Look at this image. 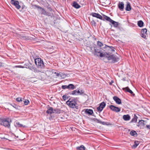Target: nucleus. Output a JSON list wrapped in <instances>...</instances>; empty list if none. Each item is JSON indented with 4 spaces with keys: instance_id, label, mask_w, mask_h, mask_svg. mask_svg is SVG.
I'll return each instance as SVG.
<instances>
[{
    "instance_id": "a211bd4d",
    "label": "nucleus",
    "mask_w": 150,
    "mask_h": 150,
    "mask_svg": "<svg viewBox=\"0 0 150 150\" xmlns=\"http://www.w3.org/2000/svg\"><path fill=\"white\" fill-rule=\"evenodd\" d=\"M85 112L86 113L91 115L93 113V111L91 109H86L85 110Z\"/></svg>"
},
{
    "instance_id": "f03ea898",
    "label": "nucleus",
    "mask_w": 150,
    "mask_h": 150,
    "mask_svg": "<svg viewBox=\"0 0 150 150\" xmlns=\"http://www.w3.org/2000/svg\"><path fill=\"white\" fill-rule=\"evenodd\" d=\"M94 52H92V53L95 56L102 57H105V53L101 52V50L98 49L97 47L94 48Z\"/></svg>"
},
{
    "instance_id": "c9c22d12",
    "label": "nucleus",
    "mask_w": 150,
    "mask_h": 150,
    "mask_svg": "<svg viewBox=\"0 0 150 150\" xmlns=\"http://www.w3.org/2000/svg\"><path fill=\"white\" fill-rule=\"evenodd\" d=\"M72 94L73 95H77V91L74 90L73 91Z\"/></svg>"
},
{
    "instance_id": "dca6fc26",
    "label": "nucleus",
    "mask_w": 150,
    "mask_h": 150,
    "mask_svg": "<svg viewBox=\"0 0 150 150\" xmlns=\"http://www.w3.org/2000/svg\"><path fill=\"white\" fill-rule=\"evenodd\" d=\"M122 89L123 91H125V92H128L131 94H132L133 93V92L128 87H127L125 88H122Z\"/></svg>"
},
{
    "instance_id": "5701e85b",
    "label": "nucleus",
    "mask_w": 150,
    "mask_h": 150,
    "mask_svg": "<svg viewBox=\"0 0 150 150\" xmlns=\"http://www.w3.org/2000/svg\"><path fill=\"white\" fill-rule=\"evenodd\" d=\"M15 125L17 127H24L25 126H23V125L20 124V123L18 122H16L15 123Z\"/></svg>"
},
{
    "instance_id": "6e6552de",
    "label": "nucleus",
    "mask_w": 150,
    "mask_h": 150,
    "mask_svg": "<svg viewBox=\"0 0 150 150\" xmlns=\"http://www.w3.org/2000/svg\"><path fill=\"white\" fill-rule=\"evenodd\" d=\"M106 105V104L104 102H102L100 104L99 107L97 108V109L98 111H101L104 108Z\"/></svg>"
},
{
    "instance_id": "0eeeda50",
    "label": "nucleus",
    "mask_w": 150,
    "mask_h": 150,
    "mask_svg": "<svg viewBox=\"0 0 150 150\" xmlns=\"http://www.w3.org/2000/svg\"><path fill=\"white\" fill-rule=\"evenodd\" d=\"M11 4L15 6L18 9H19L21 7V6L19 5V2L17 1L11 0Z\"/></svg>"
},
{
    "instance_id": "e433bc0d",
    "label": "nucleus",
    "mask_w": 150,
    "mask_h": 150,
    "mask_svg": "<svg viewBox=\"0 0 150 150\" xmlns=\"http://www.w3.org/2000/svg\"><path fill=\"white\" fill-rule=\"evenodd\" d=\"M62 87L63 89L68 88V86L66 85L62 86Z\"/></svg>"
},
{
    "instance_id": "f704fd0d",
    "label": "nucleus",
    "mask_w": 150,
    "mask_h": 150,
    "mask_svg": "<svg viewBox=\"0 0 150 150\" xmlns=\"http://www.w3.org/2000/svg\"><path fill=\"white\" fill-rule=\"evenodd\" d=\"M107 47H110L111 48V49L112 50V51H114V50H113L112 49V47H110L109 46H108L106 45H105V47H103V48H107Z\"/></svg>"
},
{
    "instance_id": "72a5a7b5",
    "label": "nucleus",
    "mask_w": 150,
    "mask_h": 150,
    "mask_svg": "<svg viewBox=\"0 0 150 150\" xmlns=\"http://www.w3.org/2000/svg\"><path fill=\"white\" fill-rule=\"evenodd\" d=\"M24 102L25 105H28V104L29 103V101L28 100H25V101H24Z\"/></svg>"
},
{
    "instance_id": "f3484780",
    "label": "nucleus",
    "mask_w": 150,
    "mask_h": 150,
    "mask_svg": "<svg viewBox=\"0 0 150 150\" xmlns=\"http://www.w3.org/2000/svg\"><path fill=\"white\" fill-rule=\"evenodd\" d=\"M123 119L125 121H128L130 119V117L129 115H124L123 116Z\"/></svg>"
},
{
    "instance_id": "1a4fd4ad",
    "label": "nucleus",
    "mask_w": 150,
    "mask_h": 150,
    "mask_svg": "<svg viewBox=\"0 0 150 150\" xmlns=\"http://www.w3.org/2000/svg\"><path fill=\"white\" fill-rule=\"evenodd\" d=\"M57 110L56 109L53 110L52 107H50L46 111V113L48 114H52L53 113H57Z\"/></svg>"
},
{
    "instance_id": "b1692460",
    "label": "nucleus",
    "mask_w": 150,
    "mask_h": 150,
    "mask_svg": "<svg viewBox=\"0 0 150 150\" xmlns=\"http://www.w3.org/2000/svg\"><path fill=\"white\" fill-rule=\"evenodd\" d=\"M115 27H117L118 26V23L117 22H115L113 20H112V21L110 22Z\"/></svg>"
},
{
    "instance_id": "4468645a",
    "label": "nucleus",
    "mask_w": 150,
    "mask_h": 150,
    "mask_svg": "<svg viewBox=\"0 0 150 150\" xmlns=\"http://www.w3.org/2000/svg\"><path fill=\"white\" fill-rule=\"evenodd\" d=\"M119 9L121 11H123L124 8V4L122 2H119L118 4Z\"/></svg>"
},
{
    "instance_id": "f8f14e48",
    "label": "nucleus",
    "mask_w": 150,
    "mask_h": 150,
    "mask_svg": "<svg viewBox=\"0 0 150 150\" xmlns=\"http://www.w3.org/2000/svg\"><path fill=\"white\" fill-rule=\"evenodd\" d=\"M147 30L146 29H142L141 30V36L144 38H146Z\"/></svg>"
},
{
    "instance_id": "4be33fe9",
    "label": "nucleus",
    "mask_w": 150,
    "mask_h": 150,
    "mask_svg": "<svg viewBox=\"0 0 150 150\" xmlns=\"http://www.w3.org/2000/svg\"><path fill=\"white\" fill-rule=\"evenodd\" d=\"M77 150H85V147L83 145H81L79 147H77L76 148Z\"/></svg>"
},
{
    "instance_id": "7c9ffc66",
    "label": "nucleus",
    "mask_w": 150,
    "mask_h": 150,
    "mask_svg": "<svg viewBox=\"0 0 150 150\" xmlns=\"http://www.w3.org/2000/svg\"><path fill=\"white\" fill-rule=\"evenodd\" d=\"M42 13L44 15H45L46 14V11L45 10L44 8H42Z\"/></svg>"
},
{
    "instance_id": "37998d69",
    "label": "nucleus",
    "mask_w": 150,
    "mask_h": 150,
    "mask_svg": "<svg viewBox=\"0 0 150 150\" xmlns=\"http://www.w3.org/2000/svg\"><path fill=\"white\" fill-rule=\"evenodd\" d=\"M16 67L21 68H24V67L22 66H21V65L16 66Z\"/></svg>"
},
{
    "instance_id": "7ed1b4c3",
    "label": "nucleus",
    "mask_w": 150,
    "mask_h": 150,
    "mask_svg": "<svg viewBox=\"0 0 150 150\" xmlns=\"http://www.w3.org/2000/svg\"><path fill=\"white\" fill-rule=\"evenodd\" d=\"M108 60L110 61V62L115 63L118 61L119 59L117 57H115L113 55H110L109 53H105V57Z\"/></svg>"
},
{
    "instance_id": "c756f323",
    "label": "nucleus",
    "mask_w": 150,
    "mask_h": 150,
    "mask_svg": "<svg viewBox=\"0 0 150 150\" xmlns=\"http://www.w3.org/2000/svg\"><path fill=\"white\" fill-rule=\"evenodd\" d=\"M134 145H133V147L135 148L139 145V142L138 141H135L134 142Z\"/></svg>"
},
{
    "instance_id": "9b49d317",
    "label": "nucleus",
    "mask_w": 150,
    "mask_h": 150,
    "mask_svg": "<svg viewBox=\"0 0 150 150\" xmlns=\"http://www.w3.org/2000/svg\"><path fill=\"white\" fill-rule=\"evenodd\" d=\"M91 15L94 17H95L101 20H103L102 16L98 13H92Z\"/></svg>"
},
{
    "instance_id": "bb28decb",
    "label": "nucleus",
    "mask_w": 150,
    "mask_h": 150,
    "mask_svg": "<svg viewBox=\"0 0 150 150\" xmlns=\"http://www.w3.org/2000/svg\"><path fill=\"white\" fill-rule=\"evenodd\" d=\"M144 23L142 21H139L138 22V25L140 27H142Z\"/></svg>"
},
{
    "instance_id": "412c9836",
    "label": "nucleus",
    "mask_w": 150,
    "mask_h": 150,
    "mask_svg": "<svg viewBox=\"0 0 150 150\" xmlns=\"http://www.w3.org/2000/svg\"><path fill=\"white\" fill-rule=\"evenodd\" d=\"M103 18L105 20H106L107 21L110 22L111 21H112V20L109 17L106 16L105 15H103Z\"/></svg>"
},
{
    "instance_id": "c03bdc74",
    "label": "nucleus",
    "mask_w": 150,
    "mask_h": 150,
    "mask_svg": "<svg viewBox=\"0 0 150 150\" xmlns=\"http://www.w3.org/2000/svg\"><path fill=\"white\" fill-rule=\"evenodd\" d=\"M114 82V81H113L112 80L111 81V82L109 84L110 85H111L112 84V83Z\"/></svg>"
},
{
    "instance_id": "de8ad7c7",
    "label": "nucleus",
    "mask_w": 150,
    "mask_h": 150,
    "mask_svg": "<svg viewBox=\"0 0 150 150\" xmlns=\"http://www.w3.org/2000/svg\"><path fill=\"white\" fill-rule=\"evenodd\" d=\"M29 0L30 1H31V0Z\"/></svg>"
},
{
    "instance_id": "a19ab883",
    "label": "nucleus",
    "mask_w": 150,
    "mask_h": 150,
    "mask_svg": "<svg viewBox=\"0 0 150 150\" xmlns=\"http://www.w3.org/2000/svg\"><path fill=\"white\" fill-rule=\"evenodd\" d=\"M100 124H102L103 125H105L106 124V123L104 122H102L101 121V122L100 123Z\"/></svg>"
},
{
    "instance_id": "c85d7f7f",
    "label": "nucleus",
    "mask_w": 150,
    "mask_h": 150,
    "mask_svg": "<svg viewBox=\"0 0 150 150\" xmlns=\"http://www.w3.org/2000/svg\"><path fill=\"white\" fill-rule=\"evenodd\" d=\"M136 134H137V132L135 131H132L130 132V134L132 136H134Z\"/></svg>"
},
{
    "instance_id": "ddd939ff",
    "label": "nucleus",
    "mask_w": 150,
    "mask_h": 150,
    "mask_svg": "<svg viewBox=\"0 0 150 150\" xmlns=\"http://www.w3.org/2000/svg\"><path fill=\"white\" fill-rule=\"evenodd\" d=\"M113 99L117 104H120L122 102L121 100L117 96H114L113 97Z\"/></svg>"
},
{
    "instance_id": "58836bf2",
    "label": "nucleus",
    "mask_w": 150,
    "mask_h": 150,
    "mask_svg": "<svg viewBox=\"0 0 150 150\" xmlns=\"http://www.w3.org/2000/svg\"><path fill=\"white\" fill-rule=\"evenodd\" d=\"M34 7L37 8H40V9H42V8L38 5H35L34 6Z\"/></svg>"
},
{
    "instance_id": "ea45409f",
    "label": "nucleus",
    "mask_w": 150,
    "mask_h": 150,
    "mask_svg": "<svg viewBox=\"0 0 150 150\" xmlns=\"http://www.w3.org/2000/svg\"><path fill=\"white\" fill-rule=\"evenodd\" d=\"M88 48H89V49H88V50H89L90 51H91L92 52V50H93L92 47H88Z\"/></svg>"
},
{
    "instance_id": "f257e3e1",
    "label": "nucleus",
    "mask_w": 150,
    "mask_h": 150,
    "mask_svg": "<svg viewBox=\"0 0 150 150\" xmlns=\"http://www.w3.org/2000/svg\"><path fill=\"white\" fill-rule=\"evenodd\" d=\"M67 104L70 108L78 109V106L76 100L74 99H69L66 102Z\"/></svg>"
},
{
    "instance_id": "39448f33",
    "label": "nucleus",
    "mask_w": 150,
    "mask_h": 150,
    "mask_svg": "<svg viewBox=\"0 0 150 150\" xmlns=\"http://www.w3.org/2000/svg\"><path fill=\"white\" fill-rule=\"evenodd\" d=\"M0 124L5 127L9 128L10 127V124L9 122L5 119H0Z\"/></svg>"
},
{
    "instance_id": "cd10ccee",
    "label": "nucleus",
    "mask_w": 150,
    "mask_h": 150,
    "mask_svg": "<svg viewBox=\"0 0 150 150\" xmlns=\"http://www.w3.org/2000/svg\"><path fill=\"white\" fill-rule=\"evenodd\" d=\"M97 45L100 47H102L103 46V44L100 41H98L97 42Z\"/></svg>"
},
{
    "instance_id": "49530a36",
    "label": "nucleus",
    "mask_w": 150,
    "mask_h": 150,
    "mask_svg": "<svg viewBox=\"0 0 150 150\" xmlns=\"http://www.w3.org/2000/svg\"><path fill=\"white\" fill-rule=\"evenodd\" d=\"M63 99H64L65 98H66V96H65V95H64L63 96Z\"/></svg>"
},
{
    "instance_id": "9d476101",
    "label": "nucleus",
    "mask_w": 150,
    "mask_h": 150,
    "mask_svg": "<svg viewBox=\"0 0 150 150\" xmlns=\"http://www.w3.org/2000/svg\"><path fill=\"white\" fill-rule=\"evenodd\" d=\"M110 108L112 111L116 112H118L120 111V109L118 107L113 105H111L109 106Z\"/></svg>"
},
{
    "instance_id": "a878e982",
    "label": "nucleus",
    "mask_w": 150,
    "mask_h": 150,
    "mask_svg": "<svg viewBox=\"0 0 150 150\" xmlns=\"http://www.w3.org/2000/svg\"><path fill=\"white\" fill-rule=\"evenodd\" d=\"M68 88L71 89H74L75 88V86L74 85L72 84H70L68 86Z\"/></svg>"
},
{
    "instance_id": "79ce46f5",
    "label": "nucleus",
    "mask_w": 150,
    "mask_h": 150,
    "mask_svg": "<svg viewBox=\"0 0 150 150\" xmlns=\"http://www.w3.org/2000/svg\"><path fill=\"white\" fill-rule=\"evenodd\" d=\"M77 95L79 94H81V93L80 92V91L79 90L77 91Z\"/></svg>"
},
{
    "instance_id": "4c0bfd02",
    "label": "nucleus",
    "mask_w": 150,
    "mask_h": 150,
    "mask_svg": "<svg viewBox=\"0 0 150 150\" xmlns=\"http://www.w3.org/2000/svg\"><path fill=\"white\" fill-rule=\"evenodd\" d=\"M95 121L96 122L99 123H100V122H101V121L100 120H99L97 119H95Z\"/></svg>"
},
{
    "instance_id": "2f4dec72",
    "label": "nucleus",
    "mask_w": 150,
    "mask_h": 150,
    "mask_svg": "<svg viewBox=\"0 0 150 150\" xmlns=\"http://www.w3.org/2000/svg\"><path fill=\"white\" fill-rule=\"evenodd\" d=\"M16 100L18 102H20L21 101H22V98H21L20 97H18V98H16Z\"/></svg>"
},
{
    "instance_id": "aec40b11",
    "label": "nucleus",
    "mask_w": 150,
    "mask_h": 150,
    "mask_svg": "<svg viewBox=\"0 0 150 150\" xmlns=\"http://www.w3.org/2000/svg\"><path fill=\"white\" fill-rule=\"evenodd\" d=\"M131 8L130 6V3L128 2L127 3V5L125 8V9L127 11H130L131 10Z\"/></svg>"
},
{
    "instance_id": "a18cd8bd",
    "label": "nucleus",
    "mask_w": 150,
    "mask_h": 150,
    "mask_svg": "<svg viewBox=\"0 0 150 150\" xmlns=\"http://www.w3.org/2000/svg\"><path fill=\"white\" fill-rule=\"evenodd\" d=\"M3 64L2 63H0V67L3 66Z\"/></svg>"
},
{
    "instance_id": "393cba45",
    "label": "nucleus",
    "mask_w": 150,
    "mask_h": 150,
    "mask_svg": "<svg viewBox=\"0 0 150 150\" xmlns=\"http://www.w3.org/2000/svg\"><path fill=\"white\" fill-rule=\"evenodd\" d=\"M73 6L76 8H79L80 7V6L76 2H74L73 3Z\"/></svg>"
},
{
    "instance_id": "20e7f679",
    "label": "nucleus",
    "mask_w": 150,
    "mask_h": 150,
    "mask_svg": "<svg viewBox=\"0 0 150 150\" xmlns=\"http://www.w3.org/2000/svg\"><path fill=\"white\" fill-rule=\"evenodd\" d=\"M35 62L36 65H37L38 67L41 68L44 67L43 62L40 58H38L36 59L35 60Z\"/></svg>"
},
{
    "instance_id": "2eb2a0df",
    "label": "nucleus",
    "mask_w": 150,
    "mask_h": 150,
    "mask_svg": "<svg viewBox=\"0 0 150 150\" xmlns=\"http://www.w3.org/2000/svg\"><path fill=\"white\" fill-rule=\"evenodd\" d=\"M54 74H55V76L59 77H60L64 78L65 76V75L63 74L62 73H59L55 72Z\"/></svg>"
},
{
    "instance_id": "423d86ee",
    "label": "nucleus",
    "mask_w": 150,
    "mask_h": 150,
    "mask_svg": "<svg viewBox=\"0 0 150 150\" xmlns=\"http://www.w3.org/2000/svg\"><path fill=\"white\" fill-rule=\"evenodd\" d=\"M146 123V121L141 120L139 121L138 124L137 125V126L141 128H143L145 127Z\"/></svg>"
},
{
    "instance_id": "6ab92c4d",
    "label": "nucleus",
    "mask_w": 150,
    "mask_h": 150,
    "mask_svg": "<svg viewBox=\"0 0 150 150\" xmlns=\"http://www.w3.org/2000/svg\"><path fill=\"white\" fill-rule=\"evenodd\" d=\"M137 117L135 114L134 117L130 121V122H136L137 121Z\"/></svg>"
},
{
    "instance_id": "473e14b6",
    "label": "nucleus",
    "mask_w": 150,
    "mask_h": 150,
    "mask_svg": "<svg viewBox=\"0 0 150 150\" xmlns=\"http://www.w3.org/2000/svg\"><path fill=\"white\" fill-rule=\"evenodd\" d=\"M91 24L92 25L95 26L96 25V23L93 20L91 21Z\"/></svg>"
}]
</instances>
